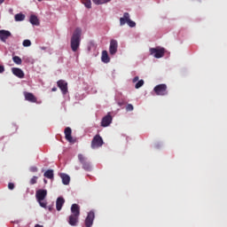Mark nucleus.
Here are the masks:
<instances>
[{"label": "nucleus", "instance_id": "nucleus-1", "mask_svg": "<svg viewBox=\"0 0 227 227\" xmlns=\"http://www.w3.org/2000/svg\"><path fill=\"white\" fill-rule=\"evenodd\" d=\"M71 213L67 222L71 226H77V223H79V216L81 215V207L77 204H73L71 206Z\"/></svg>", "mask_w": 227, "mask_h": 227}, {"label": "nucleus", "instance_id": "nucleus-2", "mask_svg": "<svg viewBox=\"0 0 227 227\" xmlns=\"http://www.w3.org/2000/svg\"><path fill=\"white\" fill-rule=\"evenodd\" d=\"M82 35V30L77 27L71 37V50L74 52H77L81 46V36Z\"/></svg>", "mask_w": 227, "mask_h": 227}, {"label": "nucleus", "instance_id": "nucleus-3", "mask_svg": "<svg viewBox=\"0 0 227 227\" xmlns=\"http://www.w3.org/2000/svg\"><path fill=\"white\" fill-rule=\"evenodd\" d=\"M45 198H47V190L39 189L35 192V199L37 202L44 208L47 207V201H44Z\"/></svg>", "mask_w": 227, "mask_h": 227}, {"label": "nucleus", "instance_id": "nucleus-4", "mask_svg": "<svg viewBox=\"0 0 227 227\" xmlns=\"http://www.w3.org/2000/svg\"><path fill=\"white\" fill-rule=\"evenodd\" d=\"M150 54L153 56L155 59H160L164 56L165 54V49L163 48H151L150 49Z\"/></svg>", "mask_w": 227, "mask_h": 227}, {"label": "nucleus", "instance_id": "nucleus-5", "mask_svg": "<svg viewBox=\"0 0 227 227\" xmlns=\"http://www.w3.org/2000/svg\"><path fill=\"white\" fill-rule=\"evenodd\" d=\"M78 160L81 162V164L82 165L83 169H85L87 171L91 170V164L90 163V161H88V159L86 157H84V155L79 154Z\"/></svg>", "mask_w": 227, "mask_h": 227}, {"label": "nucleus", "instance_id": "nucleus-6", "mask_svg": "<svg viewBox=\"0 0 227 227\" xmlns=\"http://www.w3.org/2000/svg\"><path fill=\"white\" fill-rule=\"evenodd\" d=\"M167 85L166 84H160L157 85L153 90L156 93L157 96H166L168 95V90H167Z\"/></svg>", "mask_w": 227, "mask_h": 227}, {"label": "nucleus", "instance_id": "nucleus-7", "mask_svg": "<svg viewBox=\"0 0 227 227\" xmlns=\"http://www.w3.org/2000/svg\"><path fill=\"white\" fill-rule=\"evenodd\" d=\"M103 145V139L99 135H96L91 141V148L96 149Z\"/></svg>", "mask_w": 227, "mask_h": 227}, {"label": "nucleus", "instance_id": "nucleus-8", "mask_svg": "<svg viewBox=\"0 0 227 227\" xmlns=\"http://www.w3.org/2000/svg\"><path fill=\"white\" fill-rule=\"evenodd\" d=\"M58 87L62 91V94L67 95L68 93V83H67L65 81L60 80L57 82Z\"/></svg>", "mask_w": 227, "mask_h": 227}, {"label": "nucleus", "instance_id": "nucleus-9", "mask_svg": "<svg viewBox=\"0 0 227 227\" xmlns=\"http://www.w3.org/2000/svg\"><path fill=\"white\" fill-rule=\"evenodd\" d=\"M94 218H95V214L93 211H90L85 219V226L90 227L93 223Z\"/></svg>", "mask_w": 227, "mask_h": 227}, {"label": "nucleus", "instance_id": "nucleus-10", "mask_svg": "<svg viewBox=\"0 0 227 227\" xmlns=\"http://www.w3.org/2000/svg\"><path fill=\"white\" fill-rule=\"evenodd\" d=\"M12 35L10 31L7 30H0V40L4 43H6L7 39L11 37Z\"/></svg>", "mask_w": 227, "mask_h": 227}, {"label": "nucleus", "instance_id": "nucleus-11", "mask_svg": "<svg viewBox=\"0 0 227 227\" xmlns=\"http://www.w3.org/2000/svg\"><path fill=\"white\" fill-rule=\"evenodd\" d=\"M118 43L115 40H112L110 43L109 52L111 55H114L117 52Z\"/></svg>", "mask_w": 227, "mask_h": 227}, {"label": "nucleus", "instance_id": "nucleus-12", "mask_svg": "<svg viewBox=\"0 0 227 227\" xmlns=\"http://www.w3.org/2000/svg\"><path fill=\"white\" fill-rule=\"evenodd\" d=\"M24 97H25V99L30 103H36L37 101L36 97H35L33 93L24 92Z\"/></svg>", "mask_w": 227, "mask_h": 227}, {"label": "nucleus", "instance_id": "nucleus-13", "mask_svg": "<svg viewBox=\"0 0 227 227\" xmlns=\"http://www.w3.org/2000/svg\"><path fill=\"white\" fill-rule=\"evenodd\" d=\"M112 120V116L110 114H107L102 119L101 126L104 128L108 127L111 124Z\"/></svg>", "mask_w": 227, "mask_h": 227}, {"label": "nucleus", "instance_id": "nucleus-14", "mask_svg": "<svg viewBox=\"0 0 227 227\" xmlns=\"http://www.w3.org/2000/svg\"><path fill=\"white\" fill-rule=\"evenodd\" d=\"M12 72L18 78H20V79L24 78L25 74H24V72L22 71V69L14 67V68H12Z\"/></svg>", "mask_w": 227, "mask_h": 227}, {"label": "nucleus", "instance_id": "nucleus-15", "mask_svg": "<svg viewBox=\"0 0 227 227\" xmlns=\"http://www.w3.org/2000/svg\"><path fill=\"white\" fill-rule=\"evenodd\" d=\"M64 133H65L66 139L68 142L70 143L74 142V139L72 138V129H70L69 127L66 128Z\"/></svg>", "mask_w": 227, "mask_h": 227}, {"label": "nucleus", "instance_id": "nucleus-16", "mask_svg": "<svg viewBox=\"0 0 227 227\" xmlns=\"http://www.w3.org/2000/svg\"><path fill=\"white\" fill-rule=\"evenodd\" d=\"M64 205H65V199H63V197L58 198L56 201L57 210L61 211V208L63 207Z\"/></svg>", "mask_w": 227, "mask_h": 227}, {"label": "nucleus", "instance_id": "nucleus-17", "mask_svg": "<svg viewBox=\"0 0 227 227\" xmlns=\"http://www.w3.org/2000/svg\"><path fill=\"white\" fill-rule=\"evenodd\" d=\"M29 22L34 26H40V20H38V16L35 14H31Z\"/></svg>", "mask_w": 227, "mask_h": 227}, {"label": "nucleus", "instance_id": "nucleus-18", "mask_svg": "<svg viewBox=\"0 0 227 227\" xmlns=\"http://www.w3.org/2000/svg\"><path fill=\"white\" fill-rule=\"evenodd\" d=\"M129 19V12H124L123 18H120V26L122 27V26H124L126 23L128 24Z\"/></svg>", "mask_w": 227, "mask_h": 227}, {"label": "nucleus", "instance_id": "nucleus-19", "mask_svg": "<svg viewBox=\"0 0 227 227\" xmlns=\"http://www.w3.org/2000/svg\"><path fill=\"white\" fill-rule=\"evenodd\" d=\"M101 60H102V62H104V63H106V64H107V63L110 62V59H109V57H108V53H107L106 51H103V52H102V57H101Z\"/></svg>", "mask_w": 227, "mask_h": 227}, {"label": "nucleus", "instance_id": "nucleus-20", "mask_svg": "<svg viewBox=\"0 0 227 227\" xmlns=\"http://www.w3.org/2000/svg\"><path fill=\"white\" fill-rule=\"evenodd\" d=\"M60 177L62 179L63 184L67 185L68 184H70V176L68 175L62 174V175H60Z\"/></svg>", "mask_w": 227, "mask_h": 227}, {"label": "nucleus", "instance_id": "nucleus-21", "mask_svg": "<svg viewBox=\"0 0 227 227\" xmlns=\"http://www.w3.org/2000/svg\"><path fill=\"white\" fill-rule=\"evenodd\" d=\"M46 178L48 179H52L54 178V171L51 169L47 170L44 175H43Z\"/></svg>", "mask_w": 227, "mask_h": 227}, {"label": "nucleus", "instance_id": "nucleus-22", "mask_svg": "<svg viewBox=\"0 0 227 227\" xmlns=\"http://www.w3.org/2000/svg\"><path fill=\"white\" fill-rule=\"evenodd\" d=\"M15 21H23L26 19V16L22 13L15 14L14 16Z\"/></svg>", "mask_w": 227, "mask_h": 227}, {"label": "nucleus", "instance_id": "nucleus-23", "mask_svg": "<svg viewBox=\"0 0 227 227\" xmlns=\"http://www.w3.org/2000/svg\"><path fill=\"white\" fill-rule=\"evenodd\" d=\"M12 60L17 65H22V59H21V58H20L18 56L13 57Z\"/></svg>", "mask_w": 227, "mask_h": 227}, {"label": "nucleus", "instance_id": "nucleus-24", "mask_svg": "<svg viewBox=\"0 0 227 227\" xmlns=\"http://www.w3.org/2000/svg\"><path fill=\"white\" fill-rule=\"evenodd\" d=\"M82 4L86 8L91 9V0H82Z\"/></svg>", "mask_w": 227, "mask_h": 227}, {"label": "nucleus", "instance_id": "nucleus-25", "mask_svg": "<svg viewBox=\"0 0 227 227\" xmlns=\"http://www.w3.org/2000/svg\"><path fill=\"white\" fill-rule=\"evenodd\" d=\"M127 24H128L129 27H136L135 21H132V20H130V18H129Z\"/></svg>", "mask_w": 227, "mask_h": 227}, {"label": "nucleus", "instance_id": "nucleus-26", "mask_svg": "<svg viewBox=\"0 0 227 227\" xmlns=\"http://www.w3.org/2000/svg\"><path fill=\"white\" fill-rule=\"evenodd\" d=\"M144 81L143 80H140L135 86L136 89H139L141 88L143 85H144Z\"/></svg>", "mask_w": 227, "mask_h": 227}, {"label": "nucleus", "instance_id": "nucleus-27", "mask_svg": "<svg viewBox=\"0 0 227 227\" xmlns=\"http://www.w3.org/2000/svg\"><path fill=\"white\" fill-rule=\"evenodd\" d=\"M23 46H24V47H29V46H31V41H29V40H25V41L23 42Z\"/></svg>", "mask_w": 227, "mask_h": 227}, {"label": "nucleus", "instance_id": "nucleus-28", "mask_svg": "<svg viewBox=\"0 0 227 227\" xmlns=\"http://www.w3.org/2000/svg\"><path fill=\"white\" fill-rule=\"evenodd\" d=\"M38 180L37 176H33L30 180V184H36V181Z\"/></svg>", "mask_w": 227, "mask_h": 227}, {"label": "nucleus", "instance_id": "nucleus-29", "mask_svg": "<svg viewBox=\"0 0 227 227\" xmlns=\"http://www.w3.org/2000/svg\"><path fill=\"white\" fill-rule=\"evenodd\" d=\"M134 107L132 105L129 104L127 106H126V110L127 112H131L133 111Z\"/></svg>", "mask_w": 227, "mask_h": 227}, {"label": "nucleus", "instance_id": "nucleus-30", "mask_svg": "<svg viewBox=\"0 0 227 227\" xmlns=\"http://www.w3.org/2000/svg\"><path fill=\"white\" fill-rule=\"evenodd\" d=\"M14 188H15V184H14L10 183V184H8V189H9V190H13Z\"/></svg>", "mask_w": 227, "mask_h": 227}, {"label": "nucleus", "instance_id": "nucleus-31", "mask_svg": "<svg viewBox=\"0 0 227 227\" xmlns=\"http://www.w3.org/2000/svg\"><path fill=\"white\" fill-rule=\"evenodd\" d=\"M30 171L31 172H36V171H38V168L37 167H32V168H30Z\"/></svg>", "mask_w": 227, "mask_h": 227}, {"label": "nucleus", "instance_id": "nucleus-32", "mask_svg": "<svg viewBox=\"0 0 227 227\" xmlns=\"http://www.w3.org/2000/svg\"><path fill=\"white\" fill-rule=\"evenodd\" d=\"M5 71V68L4 66H1L0 64V74H3Z\"/></svg>", "mask_w": 227, "mask_h": 227}, {"label": "nucleus", "instance_id": "nucleus-33", "mask_svg": "<svg viewBox=\"0 0 227 227\" xmlns=\"http://www.w3.org/2000/svg\"><path fill=\"white\" fill-rule=\"evenodd\" d=\"M138 77L137 76H136L134 79H133V82L135 83V82H137V81H138Z\"/></svg>", "mask_w": 227, "mask_h": 227}, {"label": "nucleus", "instance_id": "nucleus-34", "mask_svg": "<svg viewBox=\"0 0 227 227\" xmlns=\"http://www.w3.org/2000/svg\"><path fill=\"white\" fill-rule=\"evenodd\" d=\"M57 90H58V88H56V87H54V88L51 89V91H52V92H56Z\"/></svg>", "mask_w": 227, "mask_h": 227}, {"label": "nucleus", "instance_id": "nucleus-35", "mask_svg": "<svg viewBox=\"0 0 227 227\" xmlns=\"http://www.w3.org/2000/svg\"><path fill=\"white\" fill-rule=\"evenodd\" d=\"M5 2V0H0V4H3Z\"/></svg>", "mask_w": 227, "mask_h": 227}, {"label": "nucleus", "instance_id": "nucleus-36", "mask_svg": "<svg viewBox=\"0 0 227 227\" xmlns=\"http://www.w3.org/2000/svg\"><path fill=\"white\" fill-rule=\"evenodd\" d=\"M35 227H43V226H42V225H40V224H35Z\"/></svg>", "mask_w": 227, "mask_h": 227}, {"label": "nucleus", "instance_id": "nucleus-37", "mask_svg": "<svg viewBox=\"0 0 227 227\" xmlns=\"http://www.w3.org/2000/svg\"><path fill=\"white\" fill-rule=\"evenodd\" d=\"M122 104L121 103H119V106H121Z\"/></svg>", "mask_w": 227, "mask_h": 227}]
</instances>
